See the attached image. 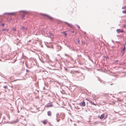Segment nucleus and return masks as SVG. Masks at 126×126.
I'll return each mask as SVG.
<instances>
[{"label": "nucleus", "instance_id": "nucleus-1", "mask_svg": "<svg viewBox=\"0 0 126 126\" xmlns=\"http://www.w3.org/2000/svg\"><path fill=\"white\" fill-rule=\"evenodd\" d=\"M79 105L81 107H84L85 106V101L83 100L82 102L79 103Z\"/></svg>", "mask_w": 126, "mask_h": 126}, {"label": "nucleus", "instance_id": "nucleus-2", "mask_svg": "<svg viewBox=\"0 0 126 126\" xmlns=\"http://www.w3.org/2000/svg\"><path fill=\"white\" fill-rule=\"evenodd\" d=\"M41 122L44 124L46 125L47 123L48 122V120H45L42 121Z\"/></svg>", "mask_w": 126, "mask_h": 126}, {"label": "nucleus", "instance_id": "nucleus-3", "mask_svg": "<svg viewBox=\"0 0 126 126\" xmlns=\"http://www.w3.org/2000/svg\"><path fill=\"white\" fill-rule=\"evenodd\" d=\"M86 100L87 101H88L90 102V103H91V104L95 106H96V104H94V103L92 102V101L89 100L87 98H86Z\"/></svg>", "mask_w": 126, "mask_h": 126}, {"label": "nucleus", "instance_id": "nucleus-4", "mask_svg": "<svg viewBox=\"0 0 126 126\" xmlns=\"http://www.w3.org/2000/svg\"><path fill=\"white\" fill-rule=\"evenodd\" d=\"M117 33L122 32H124V31L122 29H118L116 31Z\"/></svg>", "mask_w": 126, "mask_h": 126}, {"label": "nucleus", "instance_id": "nucleus-5", "mask_svg": "<svg viewBox=\"0 0 126 126\" xmlns=\"http://www.w3.org/2000/svg\"><path fill=\"white\" fill-rule=\"evenodd\" d=\"M65 23L67 25H68L71 28H73V26L72 24H69L67 22H66Z\"/></svg>", "mask_w": 126, "mask_h": 126}, {"label": "nucleus", "instance_id": "nucleus-6", "mask_svg": "<svg viewBox=\"0 0 126 126\" xmlns=\"http://www.w3.org/2000/svg\"><path fill=\"white\" fill-rule=\"evenodd\" d=\"M44 16H45L46 17H47V18L49 19H51L52 18L51 17L48 15H44Z\"/></svg>", "mask_w": 126, "mask_h": 126}, {"label": "nucleus", "instance_id": "nucleus-7", "mask_svg": "<svg viewBox=\"0 0 126 126\" xmlns=\"http://www.w3.org/2000/svg\"><path fill=\"white\" fill-rule=\"evenodd\" d=\"M47 115L49 116H50L51 115V112L50 111H48L47 113Z\"/></svg>", "mask_w": 126, "mask_h": 126}, {"label": "nucleus", "instance_id": "nucleus-8", "mask_svg": "<svg viewBox=\"0 0 126 126\" xmlns=\"http://www.w3.org/2000/svg\"><path fill=\"white\" fill-rule=\"evenodd\" d=\"M104 116V114H102L101 115L100 117H99V118L100 119H103Z\"/></svg>", "mask_w": 126, "mask_h": 126}, {"label": "nucleus", "instance_id": "nucleus-9", "mask_svg": "<svg viewBox=\"0 0 126 126\" xmlns=\"http://www.w3.org/2000/svg\"><path fill=\"white\" fill-rule=\"evenodd\" d=\"M25 13H23V14H22V18H23L25 17Z\"/></svg>", "mask_w": 126, "mask_h": 126}, {"label": "nucleus", "instance_id": "nucleus-10", "mask_svg": "<svg viewBox=\"0 0 126 126\" xmlns=\"http://www.w3.org/2000/svg\"><path fill=\"white\" fill-rule=\"evenodd\" d=\"M22 29L23 30H26L27 29L26 28H24L23 27H22Z\"/></svg>", "mask_w": 126, "mask_h": 126}, {"label": "nucleus", "instance_id": "nucleus-11", "mask_svg": "<svg viewBox=\"0 0 126 126\" xmlns=\"http://www.w3.org/2000/svg\"><path fill=\"white\" fill-rule=\"evenodd\" d=\"M8 14L11 15H14V13H8L7 14Z\"/></svg>", "mask_w": 126, "mask_h": 126}, {"label": "nucleus", "instance_id": "nucleus-12", "mask_svg": "<svg viewBox=\"0 0 126 126\" xmlns=\"http://www.w3.org/2000/svg\"><path fill=\"white\" fill-rule=\"evenodd\" d=\"M69 31H70V32L72 33H73L74 32V31H70V30H69Z\"/></svg>", "mask_w": 126, "mask_h": 126}, {"label": "nucleus", "instance_id": "nucleus-13", "mask_svg": "<svg viewBox=\"0 0 126 126\" xmlns=\"http://www.w3.org/2000/svg\"><path fill=\"white\" fill-rule=\"evenodd\" d=\"M52 105H47V107H52Z\"/></svg>", "mask_w": 126, "mask_h": 126}, {"label": "nucleus", "instance_id": "nucleus-14", "mask_svg": "<svg viewBox=\"0 0 126 126\" xmlns=\"http://www.w3.org/2000/svg\"><path fill=\"white\" fill-rule=\"evenodd\" d=\"M126 8V6H125L124 7H123L122 8V9H125Z\"/></svg>", "mask_w": 126, "mask_h": 126}, {"label": "nucleus", "instance_id": "nucleus-15", "mask_svg": "<svg viewBox=\"0 0 126 126\" xmlns=\"http://www.w3.org/2000/svg\"><path fill=\"white\" fill-rule=\"evenodd\" d=\"M123 13H126V11H123Z\"/></svg>", "mask_w": 126, "mask_h": 126}, {"label": "nucleus", "instance_id": "nucleus-16", "mask_svg": "<svg viewBox=\"0 0 126 126\" xmlns=\"http://www.w3.org/2000/svg\"><path fill=\"white\" fill-rule=\"evenodd\" d=\"M7 87V86H3V88H4V89H6V88Z\"/></svg>", "mask_w": 126, "mask_h": 126}, {"label": "nucleus", "instance_id": "nucleus-17", "mask_svg": "<svg viewBox=\"0 0 126 126\" xmlns=\"http://www.w3.org/2000/svg\"><path fill=\"white\" fill-rule=\"evenodd\" d=\"M13 30L14 31H16V28H14V29H13Z\"/></svg>", "mask_w": 126, "mask_h": 126}, {"label": "nucleus", "instance_id": "nucleus-18", "mask_svg": "<svg viewBox=\"0 0 126 126\" xmlns=\"http://www.w3.org/2000/svg\"><path fill=\"white\" fill-rule=\"evenodd\" d=\"M125 47H124L123 49V50L124 51L125 50Z\"/></svg>", "mask_w": 126, "mask_h": 126}, {"label": "nucleus", "instance_id": "nucleus-19", "mask_svg": "<svg viewBox=\"0 0 126 126\" xmlns=\"http://www.w3.org/2000/svg\"><path fill=\"white\" fill-rule=\"evenodd\" d=\"M6 29H2V31H6Z\"/></svg>", "mask_w": 126, "mask_h": 126}, {"label": "nucleus", "instance_id": "nucleus-20", "mask_svg": "<svg viewBox=\"0 0 126 126\" xmlns=\"http://www.w3.org/2000/svg\"><path fill=\"white\" fill-rule=\"evenodd\" d=\"M77 27H78L80 29V27L79 25H77Z\"/></svg>", "mask_w": 126, "mask_h": 126}, {"label": "nucleus", "instance_id": "nucleus-21", "mask_svg": "<svg viewBox=\"0 0 126 126\" xmlns=\"http://www.w3.org/2000/svg\"><path fill=\"white\" fill-rule=\"evenodd\" d=\"M2 26L3 27L4 26V23H3L2 24Z\"/></svg>", "mask_w": 126, "mask_h": 126}, {"label": "nucleus", "instance_id": "nucleus-22", "mask_svg": "<svg viewBox=\"0 0 126 126\" xmlns=\"http://www.w3.org/2000/svg\"><path fill=\"white\" fill-rule=\"evenodd\" d=\"M64 34L65 35V36L66 35V34L65 33H64Z\"/></svg>", "mask_w": 126, "mask_h": 126}, {"label": "nucleus", "instance_id": "nucleus-23", "mask_svg": "<svg viewBox=\"0 0 126 126\" xmlns=\"http://www.w3.org/2000/svg\"><path fill=\"white\" fill-rule=\"evenodd\" d=\"M7 30V31H9V30L8 29H7V30Z\"/></svg>", "mask_w": 126, "mask_h": 126}, {"label": "nucleus", "instance_id": "nucleus-24", "mask_svg": "<svg viewBox=\"0 0 126 126\" xmlns=\"http://www.w3.org/2000/svg\"><path fill=\"white\" fill-rule=\"evenodd\" d=\"M79 40L78 41V43H79Z\"/></svg>", "mask_w": 126, "mask_h": 126}, {"label": "nucleus", "instance_id": "nucleus-25", "mask_svg": "<svg viewBox=\"0 0 126 126\" xmlns=\"http://www.w3.org/2000/svg\"><path fill=\"white\" fill-rule=\"evenodd\" d=\"M58 121V120H57V121Z\"/></svg>", "mask_w": 126, "mask_h": 126}]
</instances>
